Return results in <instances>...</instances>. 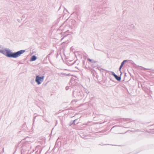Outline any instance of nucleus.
Segmentation results:
<instances>
[{"label": "nucleus", "mask_w": 154, "mask_h": 154, "mask_svg": "<svg viewBox=\"0 0 154 154\" xmlns=\"http://www.w3.org/2000/svg\"><path fill=\"white\" fill-rule=\"evenodd\" d=\"M25 51V50H22L17 52L12 53L11 52V50L8 49H3L0 48V53L10 58H17L20 56Z\"/></svg>", "instance_id": "1"}, {"label": "nucleus", "mask_w": 154, "mask_h": 154, "mask_svg": "<svg viewBox=\"0 0 154 154\" xmlns=\"http://www.w3.org/2000/svg\"><path fill=\"white\" fill-rule=\"evenodd\" d=\"M88 60L91 63V66L90 69L91 74L94 77H95L96 75V62L93 60L89 58L88 59Z\"/></svg>", "instance_id": "2"}, {"label": "nucleus", "mask_w": 154, "mask_h": 154, "mask_svg": "<svg viewBox=\"0 0 154 154\" xmlns=\"http://www.w3.org/2000/svg\"><path fill=\"white\" fill-rule=\"evenodd\" d=\"M44 78V76L39 77L38 75L36 76L35 81L37 82V84L39 85L41 83V82L43 81Z\"/></svg>", "instance_id": "3"}, {"label": "nucleus", "mask_w": 154, "mask_h": 154, "mask_svg": "<svg viewBox=\"0 0 154 154\" xmlns=\"http://www.w3.org/2000/svg\"><path fill=\"white\" fill-rule=\"evenodd\" d=\"M73 94L76 97H78L79 98H81L82 97V93L80 92H78L77 91H74Z\"/></svg>", "instance_id": "4"}, {"label": "nucleus", "mask_w": 154, "mask_h": 154, "mask_svg": "<svg viewBox=\"0 0 154 154\" xmlns=\"http://www.w3.org/2000/svg\"><path fill=\"white\" fill-rule=\"evenodd\" d=\"M37 59L36 57L35 56H32L30 58L31 61H34L36 60Z\"/></svg>", "instance_id": "5"}, {"label": "nucleus", "mask_w": 154, "mask_h": 154, "mask_svg": "<svg viewBox=\"0 0 154 154\" xmlns=\"http://www.w3.org/2000/svg\"><path fill=\"white\" fill-rule=\"evenodd\" d=\"M116 79L118 81H120L121 80V77H119L117 76V75L115 77Z\"/></svg>", "instance_id": "6"}, {"label": "nucleus", "mask_w": 154, "mask_h": 154, "mask_svg": "<svg viewBox=\"0 0 154 154\" xmlns=\"http://www.w3.org/2000/svg\"><path fill=\"white\" fill-rule=\"evenodd\" d=\"M77 120V119H75V120H74L73 121L72 123L70 122V125H72L73 124H75V122Z\"/></svg>", "instance_id": "7"}, {"label": "nucleus", "mask_w": 154, "mask_h": 154, "mask_svg": "<svg viewBox=\"0 0 154 154\" xmlns=\"http://www.w3.org/2000/svg\"><path fill=\"white\" fill-rule=\"evenodd\" d=\"M75 21L74 20H72L71 21V24L72 25H74L75 23Z\"/></svg>", "instance_id": "8"}, {"label": "nucleus", "mask_w": 154, "mask_h": 154, "mask_svg": "<svg viewBox=\"0 0 154 154\" xmlns=\"http://www.w3.org/2000/svg\"><path fill=\"white\" fill-rule=\"evenodd\" d=\"M126 60H125L123 61V62L121 64L123 66V65L124 62H126Z\"/></svg>", "instance_id": "9"}, {"label": "nucleus", "mask_w": 154, "mask_h": 154, "mask_svg": "<svg viewBox=\"0 0 154 154\" xmlns=\"http://www.w3.org/2000/svg\"><path fill=\"white\" fill-rule=\"evenodd\" d=\"M112 75L113 76H114V77H115V76H116V75L114 73V72H112Z\"/></svg>", "instance_id": "10"}, {"label": "nucleus", "mask_w": 154, "mask_h": 154, "mask_svg": "<svg viewBox=\"0 0 154 154\" xmlns=\"http://www.w3.org/2000/svg\"><path fill=\"white\" fill-rule=\"evenodd\" d=\"M123 65L122 64H121L120 67V68H119V70H121V69L122 68V67L123 66Z\"/></svg>", "instance_id": "11"}, {"label": "nucleus", "mask_w": 154, "mask_h": 154, "mask_svg": "<svg viewBox=\"0 0 154 154\" xmlns=\"http://www.w3.org/2000/svg\"><path fill=\"white\" fill-rule=\"evenodd\" d=\"M123 65L122 64H121L120 67V68H119V70H121V69L122 68V67L123 66Z\"/></svg>", "instance_id": "12"}, {"label": "nucleus", "mask_w": 154, "mask_h": 154, "mask_svg": "<svg viewBox=\"0 0 154 154\" xmlns=\"http://www.w3.org/2000/svg\"><path fill=\"white\" fill-rule=\"evenodd\" d=\"M69 87L68 86H66V90H68L69 89Z\"/></svg>", "instance_id": "13"}, {"label": "nucleus", "mask_w": 154, "mask_h": 154, "mask_svg": "<svg viewBox=\"0 0 154 154\" xmlns=\"http://www.w3.org/2000/svg\"><path fill=\"white\" fill-rule=\"evenodd\" d=\"M85 136L86 135H82L83 136L82 137H84V136Z\"/></svg>", "instance_id": "14"}, {"label": "nucleus", "mask_w": 154, "mask_h": 154, "mask_svg": "<svg viewBox=\"0 0 154 154\" xmlns=\"http://www.w3.org/2000/svg\"><path fill=\"white\" fill-rule=\"evenodd\" d=\"M73 64H74V63H72V65Z\"/></svg>", "instance_id": "15"}, {"label": "nucleus", "mask_w": 154, "mask_h": 154, "mask_svg": "<svg viewBox=\"0 0 154 154\" xmlns=\"http://www.w3.org/2000/svg\"><path fill=\"white\" fill-rule=\"evenodd\" d=\"M66 35H65V36H64V37H63V38H64V37H66Z\"/></svg>", "instance_id": "16"}, {"label": "nucleus", "mask_w": 154, "mask_h": 154, "mask_svg": "<svg viewBox=\"0 0 154 154\" xmlns=\"http://www.w3.org/2000/svg\"><path fill=\"white\" fill-rule=\"evenodd\" d=\"M66 35H65V36H64V37H63V38H64V37H66Z\"/></svg>", "instance_id": "17"}, {"label": "nucleus", "mask_w": 154, "mask_h": 154, "mask_svg": "<svg viewBox=\"0 0 154 154\" xmlns=\"http://www.w3.org/2000/svg\"><path fill=\"white\" fill-rule=\"evenodd\" d=\"M66 35H65V36H64V37H63V38H64V37H66Z\"/></svg>", "instance_id": "18"}, {"label": "nucleus", "mask_w": 154, "mask_h": 154, "mask_svg": "<svg viewBox=\"0 0 154 154\" xmlns=\"http://www.w3.org/2000/svg\"><path fill=\"white\" fill-rule=\"evenodd\" d=\"M66 35H65V36H64V37H63V38H64V37H66Z\"/></svg>", "instance_id": "19"}, {"label": "nucleus", "mask_w": 154, "mask_h": 154, "mask_svg": "<svg viewBox=\"0 0 154 154\" xmlns=\"http://www.w3.org/2000/svg\"><path fill=\"white\" fill-rule=\"evenodd\" d=\"M63 38H62L61 40H62Z\"/></svg>", "instance_id": "20"}]
</instances>
